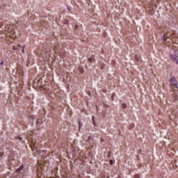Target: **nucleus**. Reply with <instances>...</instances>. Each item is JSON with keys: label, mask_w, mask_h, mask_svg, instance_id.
<instances>
[{"label": "nucleus", "mask_w": 178, "mask_h": 178, "mask_svg": "<svg viewBox=\"0 0 178 178\" xmlns=\"http://www.w3.org/2000/svg\"><path fill=\"white\" fill-rule=\"evenodd\" d=\"M0 65H3V61H1V62L0 63Z\"/></svg>", "instance_id": "22"}, {"label": "nucleus", "mask_w": 178, "mask_h": 178, "mask_svg": "<svg viewBox=\"0 0 178 178\" xmlns=\"http://www.w3.org/2000/svg\"><path fill=\"white\" fill-rule=\"evenodd\" d=\"M36 145H37V143L34 142V140H31L30 147L32 151H34V148H35Z\"/></svg>", "instance_id": "5"}, {"label": "nucleus", "mask_w": 178, "mask_h": 178, "mask_svg": "<svg viewBox=\"0 0 178 178\" xmlns=\"http://www.w3.org/2000/svg\"><path fill=\"white\" fill-rule=\"evenodd\" d=\"M48 51H49V49H46V52H48Z\"/></svg>", "instance_id": "23"}, {"label": "nucleus", "mask_w": 178, "mask_h": 178, "mask_svg": "<svg viewBox=\"0 0 178 178\" xmlns=\"http://www.w3.org/2000/svg\"><path fill=\"white\" fill-rule=\"evenodd\" d=\"M41 26H42L43 27H47L48 26V23H47L46 22H41Z\"/></svg>", "instance_id": "10"}, {"label": "nucleus", "mask_w": 178, "mask_h": 178, "mask_svg": "<svg viewBox=\"0 0 178 178\" xmlns=\"http://www.w3.org/2000/svg\"><path fill=\"white\" fill-rule=\"evenodd\" d=\"M18 47H21V46H20V44H18Z\"/></svg>", "instance_id": "27"}, {"label": "nucleus", "mask_w": 178, "mask_h": 178, "mask_svg": "<svg viewBox=\"0 0 178 178\" xmlns=\"http://www.w3.org/2000/svg\"><path fill=\"white\" fill-rule=\"evenodd\" d=\"M108 156H111V152H108Z\"/></svg>", "instance_id": "25"}, {"label": "nucleus", "mask_w": 178, "mask_h": 178, "mask_svg": "<svg viewBox=\"0 0 178 178\" xmlns=\"http://www.w3.org/2000/svg\"><path fill=\"white\" fill-rule=\"evenodd\" d=\"M91 141H94V137L92 136H88V140H86V144H90V143H91Z\"/></svg>", "instance_id": "7"}, {"label": "nucleus", "mask_w": 178, "mask_h": 178, "mask_svg": "<svg viewBox=\"0 0 178 178\" xmlns=\"http://www.w3.org/2000/svg\"><path fill=\"white\" fill-rule=\"evenodd\" d=\"M23 169H24V165H21L19 166V168H18L16 170L15 173H22V170Z\"/></svg>", "instance_id": "6"}, {"label": "nucleus", "mask_w": 178, "mask_h": 178, "mask_svg": "<svg viewBox=\"0 0 178 178\" xmlns=\"http://www.w3.org/2000/svg\"><path fill=\"white\" fill-rule=\"evenodd\" d=\"M13 51H17V48H16V47L13 46Z\"/></svg>", "instance_id": "18"}, {"label": "nucleus", "mask_w": 178, "mask_h": 178, "mask_svg": "<svg viewBox=\"0 0 178 178\" xmlns=\"http://www.w3.org/2000/svg\"><path fill=\"white\" fill-rule=\"evenodd\" d=\"M173 97H174V98H176V97H177V95L176 93H174Z\"/></svg>", "instance_id": "20"}, {"label": "nucleus", "mask_w": 178, "mask_h": 178, "mask_svg": "<svg viewBox=\"0 0 178 178\" xmlns=\"http://www.w3.org/2000/svg\"><path fill=\"white\" fill-rule=\"evenodd\" d=\"M5 31H6L8 35L10 37V38H15V37H16V32L13 30V29H12L10 25L7 24L5 26Z\"/></svg>", "instance_id": "1"}, {"label": "nucleus", "mask_w": 178, "mask_h": 178, "mask_svg": "<svg viewBox=\"0 0 178 178\" xmlns=\"http://www.w3.org/2000/svg\"><path fill=\"white\" fill-rule=\"evenodd\" d=\"M170 58L173 62H176L177 65H178V49L175 50L174 54H170Z\"/></svg>", "instance_id": "3"}, {"label": "nucleus", "mask_w": 178, "mask_h": 178, "mask_svg": "<svg viewBox=\"0 0 178 178\" xmlns=\"http://www.w3.org/2000/svg\"><path fill=\"white\" fill-rule=\"evenodd\" d=\"M163 42H170V33H167L163 37Z\"/></svg>", "instance_id": "4"}, {"label": "nucleus", "mask_w": 178, "mask_h": 178, "mask_svg": "<svg viewBox=\"0 0 178 178\" xmlns=\"http://www.w3.org/2000/svg\"><path fill=\"white\" fill-rule=\"evenodd\" d=\"M23 49H22V54H24V46L22 47Z\"/></svg>", "instance_id": "19"}, {"label": "nucleus", "mask_w": 178, "mask_h": 178, "mask_svg": "<svg viewBox=\"0 0 178 178\" xmlns=\"http://www.w3.org/2000/svg\"><path fill=\"white\" fill-rule=\"evenodd\" d=\"M15 178H23L22 173H15Z\"/></svg>", "instance_id": "9"}, {"label": "nucleus", "mask_w": 178, "mask_h": 178, "mask_svg": "<svg viewBox=\"0 0 178 178\" xmlns=\"http://www.w3.org/2000/svg\"><path fill=\"white\" fill-rule=\"evenodd\" d=\"M92 122H93L94 126H96V124H95V118L94 117L92 118Z\"/></svg>", "instance_id": "13"}, {"label": "nucleus", "mask_w": 178, "mask_h": 178, "mask_svg": "<svg viewBox=\"0 0 178 178\" xmlns=\"http://www.w3.org/2000/svg\"><path fill=\"white\" fill-rule=\"evenodd\" d=\"M169 83H170V88L173 89L175 87L176 88L178 89V83H177V80L176 79V77L172 76L169 80Z\"/></svg>", "instance_id": "2"}, {"label": "nucleus", "mask_w": 178, "mask_h": 178, "mask_svg": "<svg viewBox=\"0 0 178 178\" xmlns=\"http://www.w3.org/2000/svg\"><path fill=\"white\" fill-rule=\"evenodd\" d=\"M16 163V160L13 161H8V165H10L11 166H13Z\"/></svg>", "instance_id": "8"}, {"label": "nucleus", "mask_w": 178, "mask_h": 178, "mask_svg": "<svg viewBox=\"0 0 178 178\" xmlns=\"http://www.w3.org/2000/svg\"><path fill=\"white\" fill-rule=\"evenodd\" d=\"M122 108H123V109H126V108H127V104H126V103H122Z\"/></svg>", "instance_id": "12"}, {"label": "nucleus", "mask_w": 178, "mask_h": 178, "mask_svg": "<svg viewBox=\"0 0 178 178\" xmlns=\"http://www.w3.org/2000/svg\"><path fill=\"white\" fill-rule=\"evenodd\" d=\"M8 161H16L15 159V156H13V155L9 156Z\"/></svg>", "instance_id": "11"}, {"label": "nucleus", "mask_w": 178, "mask_h": 178, "mask_svg": "<svg viewBox=\"0 0 178 178\" xmlns=\"http://www.w3.org/2000/svg\"><path fill=\"white\" fill-rule=\"evenodd\" d=\"M42 81V79H39V80H38V81Z\"/></svg>", "instance_id": "26"}, {"label": "nucleus", "mask_w": 178, "mask_h": 178, "mask_svg": "<svg viewBox=\"0 0 178 178\" xmlns=\"http://www.w3.org/2000/svg\"><path fill=\"white\" fill-rule=\"evenodd\" d=\"M36 124H40V120L36 121Z\"/></svg>", "instance_id": "21"}, {"label": "nucleus", "mask_w": 178, "mask_h": 178, "mask_svg": "<svg viewBox=\"0 0 178 178\" xmlns=\"http://www.w3.org/2000/svg\"><path fill=\"white\" fill-rule=\"evenodd\" d=\"M109 162L110 165H113V160L111 159Z\"/></svg>", "instance_id": "17"}, {"label": "nucleus", "mask_w": 178, "mask_h": 178, "mask_svg": "<svg viewBox=\"0 0 178 178\" xmlns=\"http://www.w3.org/2000/svg\"><path fill=\"white\" fill-rule=\"evenodd\" d=\"M3 155H5V154H3V152H0V159H1V158H3Z\"/></svg>", "instance_id": "14"}, {"label": "nucleus", "mask_w": 178, "mask_h": 178, "mask_svg": "<svg viewBox=\"0 0 178 178\" xmlns=\"http://www.w3.org/2000/svg\"><path fill=\"white\" fill-rule=\"evenodd\" d=\"M18 138L20 140V141H22V137L19 136Z\"/></svg>", "instance_id": "24"}, {"label": "nucleus", "mask_w": 178, "mask_h": 178, "mask_svg": "<svg viewBox=\"0 0 178 178\" xmlns=\"http://www.w3.org/2000/svg\"><path fill=\"white\" fill-rule=\"evenodd\" d=\"M134 178H140V175L136 174Z\"/></svg>", "instance_id": "15"}, {"label": "nucleus", "mask_w": 178, "mask_h": 178, "mask_svg": "<svg viewBox=\"0 0 178 178\" xmlns=\"http://www.w3.org/2000/svg\"><path fill=\"white\" fill-rule=\"evenodd\" d=\"M88 60H89V62H90V63H92V58H88Z\"/></svg>", "instance_id": "16"}]
</instances>
